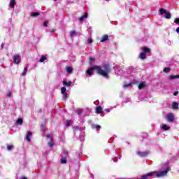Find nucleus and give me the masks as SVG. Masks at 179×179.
<instances>
[{
  "label": "nucleus",
  "mask_w": 179,
  "mask_h": 179,
  "mask_svg": "<svg viewBox=\"0 0 179 179\" xmlns=\"http://www.w3.org/2000/svg\"><path fill=\"white\" fill-rule=\"evenodd\" d=\"M145 86H146V84H145V83H141L138 85V89L141 90V89H143V87H145Z\"/></svg>",
  "instance_id": "22"
},
{
  "label": "nucleus",
  "mask_w": 179,
  "mask_h": 179,
  "mask_svg": "<svg viewBox=\"0 0 179 179\" xmlns=\"http://www.w3.org/2000/svg\"><path fill=\"white\" fill-rule=\"evenodd\" d=\"M107 40H108V36L104 35L101 39V43H104V41H107Z\"/></svg>",
  "instance_id": "13"
},
{
  "label": "nucleus",
  "mask_w": 179,
  "mask_h": 179,
  "mask_svg": "<svg viewBox=\"0 0 179 179\" xmlns=\"http://www.w3.org/2000/svg\"><path fill=\"white\" fill-rule=\"evenodd\" d=\"M172 108H173V110L178 109V103L173 102V104H172Z\"/></svg>",
  "instance_id": "15"
},
{
  "label": "nucleus",
  "mask_w": 179,
  "mask_h": 179,
  "mask_svg": "<svg viewBox=\"0 0 179 179\" xmlns=\"http://www.w3.org/2000/svg\"><path fill=\"white\" fill-rule=\"evenodd\" d=\"M176 31L179 33V27L176 29Z\"/></svg>",
  "instance_id": "40"
},
{
  "label": "nucleus",
  "mask_w": 179,
  "mask_h": 179,
  "mask_svg": "<svg viewBox=\"0 0 179 179\" xmlns=\"http://www.w3.org/2000/svg\"><path fill=\"white\" fill-rule=\"evenodd\" d=\"M94 104L97 105V101L94 102Z\"/></svg>",
  "instance_id": "42"
},
{
  "label": "nucleus",
  "mask_w": 179,
  "mask_h": 179,
  "mask_svg": "<svg viewBox=\"0 0 179 179\" xmlns=\"http://www.w3.org/2000/svg\"><path fill=\"white\" fill-rule=\"evenodd\" d=\"M87 43H89V44H92V43H93V41L92 39H87Z\"/></svg>",
  "instance_id": "37"
},
{
  "label": "nucleus",
  "mask_w": 179,
  "mask_h": 179,
  "mask_svg": "<svg viewBox=\"0 0 179 179\" xmlns=\"http://www.w3.org/2000/svg\"><path fill=\"white\" fill-rule=\"evenodd\" d=\"M129 86H131V83L124 84L123 87L127 89V87H129Z\"/></svg>",
  "instance_id": "30"
},
{
  "label": "nucleus",
  "mask_w": 179,
  "mask_h": 179,
  "mask_svg": "<svg viewBox=\"0 0 179 179\" xmlns=\"http://www.w3.org/2000/svg\"><path fill=\"white\" fill-rule=\"evenodd\" d=\"M162 170H164L163 171H157V172H151L152 173V176H155L156 174V177L157 178H160V177H166L167 176V173L171 170V168H170V166H169V162H165L161 165Z\"/></svg>",
  "instance_id": "2"
},
{
  "label": "nucleus",
  "mask_w": 179,
  "mask_h": 179,
  "mask_svg": "<svg viewBox=\"0 0 179 179\" xmlns=\"http://www.w3.org/2000/svg\"><path fill=\"white\" fill-rule=\"evenodd\" d=\"M45 59H47V57L45 56H41L39 62H44V61H45Z\"/></svg>",
  "instance_id": "24"
},
{
  "label": "nucleus",
  "mask_w": 179,
  "mask_h": 179,
  "mask_svg": "<svg viewBox=\"0 0 179 179\" xmlns=\"http://www.w3.org/2000/svg\"><path fill=\"white\" fill-rule=\"evenodd\" d=\"M66 127H69V125H71V121L67 120L66 122Z\"/></svg>",
  "instance_id": "33"
},
{
  "label": "nucleus",
  "mask_w": 179,
  "mask_h": 179,
  "mask_svg": "<svg viewBox=\"0 0 179 179\" xmlns=\"http://www.w3.org/2000/svg\"><path fill=\"white\" fill-rule=\"evenodd\" d=\"M178 94V92H175L174 93H173V96H177Z\"/></svg>",
  "instance_id": "39"
},
{
  "label": "nucleus",
  "mask_w": 179,
  "mask_h": 179,
  "mask_svg": "<svg viewBox=\"0 0 179 179\" xmlns=\"http://www.w3.org/2000/svg\"><path fill=\"white\" fill-rule=\"evenodd\" d=\"M93 71H96L99 75H101V76H103V78L108 79V72H110V66L108 64L104 65V70L101 69V66H94L87 71V75L92 76L93 75Z\"/></svg>",
  "instance_id": "1"
},
{
  "label": "nucleus",
  "mask_w": 179,
  "mask_h": 179,
  "mask_svg": "<svg viewBox=\"0 0 179 179\" xmlns=\"http://www.w3.org/2000/svg\"><path fill=\"white\" fill-rule=\"evenodd\" d=\"M31 136H33V133L30 131H27L25 137V139L27 141V142L31 141L30 138H31Z\"/></svg>",
  "instance_id": "9"
},
{
  "label": "nucleus",
  "mask_w": 179,
  "mask_h": 179,
  "mask_svg": "<svg viewBox=\"0 0 179 179\" xmlns=\"http://www.w3.org/2000/svg\"><path fill=\"white\" fill-rule=\"evenodd\" d=\"M47 138L48 139H50V142L48 143V145L50 146V148H52V146H54V142L52 141V135L51 134H48L47 136Z\"/></svg>",
  "instance_id": "8"
},
{
  "label": "nucleus",
  "mask_w": 179,
  "mask_h": 179,
  "mask_svg": "<svg viewBox=\"0 0 179 179\" xmlns=\"http://www.w3.org/2000/svg\"><path fill=\"white\" fill-rule=\"evenodd\" d=\"M50 33H55V29H50Z\"/></svg>",
  "instance_id": "38"
},
{
  "label": "nucleus",
  "mask_w": 179,
  "mask_h": 179,
  "mask_svg": "<svg viewBox=\"0 0 179 179\" xmlns=\"http://www.w3.org/2000/svg\"><path fill=\"white\" fill-rule=\"evenodd\" d=\"M16 124H17V125H22L23 119H22V118L17 119V121H16Z\"/></svg>",
  "instance_id": "16"
},
{
  "label": "nucleus",
  "mask_w": 179,
  "mask_h": 179,
  "mask_svg": "<svg viewBox=\"0 0 179 179\" xmlns=\"http://www.w3.org/2000/svg\"><path fill=\"white\" fill-rule=\"evenodd\" d=\"M162 129L164 131H169L170 129V127L167 126V124L162 125Z\"/></svg>",
  "instance_id": "20"
},
{
  "label": "nucleus",
  "mask_w": 179,
  "mask_h": 179,
  "mask_svg": "<svg viewBox=\"0 0 179 179\" xmlns=\"http://www.w3.org/2000/svg\"><path fill=\"white\" fill-rule=\"evenodd\" d=\"M149 153L148 152H141V151H138L137 152V155L138 156H141V157H145L146 156H148Z\"/></svg>",
  "instance_id": "10"
},
{
  "label": "nucleus",
  "mask_w": 179,
  "mask_h": 179,
  "mask_svg": "<svg viewBox=\"0 0 179 179\" xmlns=\"http://www.w3.org/2000/svg\"><path fill=\"white\" fill-rule=\"evenodd\" d=\"M39 15H40V13H38L34 12V13H31V16H32V17H36L39 16Z\"/></svg>",
  "instance_id": "23"
},
{
  "label": "nucleus",
  "mask_w": 179,
  "mask_h": 179,
  "mask_svg": "<svg viewBox=\"0 0 179 179\" xmlns=\"http://www.w3.org/2000/svg\"><path fill=\"white\" fill-rule=\"evenodd\" d=\"M61 163L62 164H66V158H62Z\"/></svg>",
  "instance_id": "27"
},
{
  "label": "nucleus",
  "mask_w": 179,
  "mask_h": 179,
  "mask_svg": "<svg viewBox=\"0 0 179 179\" xmlns=\"http://www.w3.org/2000/svg\"><path fill=\"white\" fill-rule=\"evenodd\" d=\"M13 148V145H8L7 146L8 150H12Z\"/></svg>",
  "instance_id": "31"
},
{
  "label": "nucleus",
  "mask_w": 179,
  "mask_h": 179,
  "mask_svg": "<svg viewBox=\"0 0 179 179\" xmlns=\"http://www.w3.org/2000/svg\"><path fill=\"white\" fill-rule=\"evenodd\" d=\"M92 128H95V129H99L101 128V127H100V125H99V124H94V125L92 126Z\"/></svg>",
  "instance_id": "29"
},
{
  "label": "nucleus",
  "mask_w": 179,
  "mask_h": 179,
  "mask_svg": "<svg viewBox=\"0 0 179 179\" xmlns=\"http://www.w3.org/2000/svg\"><path fill=\"white\" fill-rule=\"evenodd\" d=\"M120 159H121V155H120Z\"/></svg>",
  "instance_id": "45"
},
{
  "label": "nucleus",
  "mask_w": 179,
  "mask_h": 179,
  "mask_svg": "<svg viewBox=\"0 0 179 179\" xmlns=\"http://www.w3.org/2000/svg\"><path fill=\"white\" fill-rule=\"evenodd\" d=\"M175 23H176V24H179V18H176L175 19Z\"/></svg>",
  "instance_id": "34"
},
{
  "label": "nucleus",
  "mask_w": 179,
  "mask_h": 179,
  "mask_svg": "<svg viewBox=\"0 0 179 179\" xmlns=\"http://www.w3.org/2000/svg\"><path fill=\"white\" fill-rule=\"evenodd\" d=\"M169 80H174V79H179V75H172L169 76Z\"/></svg>",
  "instance_id": "12"
},
{
  "label": "nucleus",
  "mask_w": 179,
  "mask_h": 179,
  "mask_svg": "<svg viewBox=\"0 0 179 179\" xmlns=\"http://www.w3.org/2000/svg\"><path fill=\"white\" fill-rule=\"evenodd\" d=\"M159 12L161 13V15H164V17L165 19H171V14L169 12H167V10H166V9L164 8H161L159 10Z\"/></svg>",
  "instance_id": "4"
},
{
  "label": "nucleus",
  "mask_w": 179,
  "mask_h": 179,
  "mask_svg": "<svg viewBox=\"0 0 179 179\" xmlns=\"http://www.w3.org/2000/svg\"><path fill=\"white\" fill-rule=\"evenodd\" d=\"M166 119L169 122H173V121H174V115H173V113L168 114Z\"/></svg>",
  "instance_id": "7"
},
{
  "label": "nucleus",
  "mask_w": 179,
  "mask_h": 179,
  "mask_svg": "<svg viewBox=\"0 0 179 179\" xmlns=\"http://www.w3.org/2000/svg\"><path fill=\"white\" fill-rule=\"evenodd\" d=\"M16 5V1L11 0L10 2V8H15V6Z\"/></svg>",
  "instance_id": "18"
},
{
  "label": "nucleus",
  "mask_w": 179,
  "mask_h": 179,
  "mask_svg": "<svg viewBox=\"0 0 179 179\" xmlns=\"http://www.w3.org/2000/svg\"><path fill=\"white\" fill-rule=\"evenodd\" d=\"M20 179H27V177H23V178H21Z\"/></svg>",
  "instance_id": "41"
},
{
  "label": "nucleus",
  "mask_w": 179,
  "mask_h": 179,
  "mask_svg": "<svg viewBox=\"0 0 179 179\" xmlns=\"http://www.w3.org/2000/svg\"><path fill=\"white\" fill-rule=\"evenodd\" d=\"M61 92L62 94H63V99L66 100V99H68V94H66V88L65 87H62Z\"/></svg>",
  "instance_id": "5"
},
{
  "label": "nucleus",
  "mask_w": 179,
  "mask_h": 179,
  "mask_svg": "<svg viewBox=\"0 0 179 179\" xmlns=\"http://www.w3.org/2000/svg\"><path fill=\"white\" fill-rule=\"evenodd\" d=\"M106 111H110V109H106Z\"/></svg>",
  "instance_id": "43"
},
{
  "label": "nucleus",
  "mask_w": 179,
  "mask_h": 179,
  "mask_svg": "<svg viewBox=\"0 0 179 179\" xmlns=\"http://www.w3.org/2000/svg\"><path fill=\"white\" fill-rule=\"evenodd\" d=\"M27 72V67H24V72L22 73V76H26Z\"/></svg>",
  "instance_id": "28"
},
{
  "label": "nucleus",
  "mask_w": 179,
  "mask_h": 179,
  "mask_svg": "<svg viewBox=\"0 0 179 179\" xmlns=\"http://www.w3.org/2000/svg\"><path fill=\"white\" fill-rule=\"evenodd\" d=\"M66 71L67 73H72L73 69H72V67L67 66L66 67Z\"/></svg>",
  "instance_id": "17"
},
{
  "label": "nucleus",
  "mask_w": 179,
  "mask_h": 179,
  "mask_svg": "<svg viewBox=\"0 0 179 179\" xmlns=\"http://www.w3.org/2000/svg\"><path fill=\"white\" fill-rule=\"evenodd\" d=\"M64 153H65V155H68V152H65Z\"/></svg>",
  "instance_id": "44"
},
{
  "label": "nucleus",
  "mask_w": 179,
  "mask_h": 179,
  "mask_svg": "<svg viewBox=\"0 0 179 179\" xmlns=\"http://www.w3.org/2000/svg\"><path fill=\"white\" fill-rule=\"evenodd\" d=\"M63 85L64 86H71L72 85V82L69 81V82H66V81H63Z\"/></svg>",
  "instance_id": "19"
},
{
  "label": "nucleus",
  "mask_w": 179,
  "mask_h": 179,
  "mask_svg": "<svg viewBox=\"0 0 179 179\" xmlns=\"http://www.w3.org/2000/svg\"><path fill=\"white\" fill-rule=\"evenodd\" d=\"M85 19H87V13H85V14L81 16L78 20L79 22H83V20H85Z\"/></svg>",
  "instance_id": "11"
},
{
  "label": "nucleus",
  "mask_w": 179,
  "mask_h": 179,
  "mask_svg": "<svg viewBox=\"0 0 179 179\" xmlns=\"http://www.w3.org/2000/svg\"><path fill=\"white\" fill-rule=\"evenodd\" d=\"M7 97H10V96H12V92H8L6 94Z\"/></svg>",
  "instance_id": "35"
},
{
  "label": "nucleus",
  "mask_w": 179,
  "mask_h": 179,
  "mask_svg": "<svg viewBox=\"0 0 179 179\" xmlns=\"http://www.w3.org/2000/svg\"><path fill=\"white\" fill-rule=\"evenodd\" d=\"M14 64H16L18 65V64H20V56L19 55H15L13 57Z\"/></svg>",
  "instance_id": "6"
},
{
  "label": "nucleus",
  "mask_w": 179,
  "mask_h": 179,
  "mask_svg": "<svg viewBox=\"0 0 179 179\" xmlns=\"http://www.w3.org/2000/svg\"><path fill=\"white\" fill-rule=\"evenodd\" d=\"M94 61H96V59H94V57H90V64L92 65L93 62H94Z\"/></svg>",
  "instance_id": "25"
},
{
  "label": "nucleus",
  "mask_w": 179,
  "mask_h": 179,
  "mask_svg": "<svg viewBox=\"0 0 179 179\" xmlns=\"http://www.w3.org/2000/svg\"><path fill=\"white\" fill-rule=\"evenodd\" d=\"M102 110H103V108H101V106H97L96 108V114H101V113H102Z\"/></svg>",
  "instance_id": "14"
},
{
  "label": "nucleus",
  "mask_w": 179,
  "mask_h": 179,
  "mask_svg": "<svg viewBox=\"0 0 179 179\" xmlns=\"http://www.w3.org/2000/svg\"><path fill=\"white\" fill-rule=\"evenodd\" d=\"M70 37H73V36H76V32L75 31H70L69 34Z\"/></svg>",
  "instance_id": "26"
},
{
  "label": "nucleus",
  "mask_w": 179,
  "mask_h": 179,
  "mask_svg": "<svg viewBox=\"0 0 179 179\" xmlns=\"http://www.w3.org/2000/svg\"><path fill=\"white\" fill-rule=\"evenodd\" d=\"M43 26H44L45 27H47V26H48V21H45V22H43Z\"/></svg>",
  "instance_id": "32"
},
{
  "label": "nucleus",
  "mask_w": 179,
  "mask_h": 179,
  "mask_svg": "<svg viewBox=\"0 0 179 179\" xmlns=\"http://www.w3.org/2000/svg\"><path fill=\"white\" fill-rule=\"evenodd\" d=\"M76 113L78 114H82V110L81 109H77Z\"/></svg>",
  "instance_id": "36"
},
{
  "label": "nucleus",
  "mask_w": 179,
  "mask_h": 179,
  "mask_svg": "<svg viewBox=\"0 0 179 179\" xmlns=\"http://www.w3.org/2000/svg\"><path fill=\"white\" fill-rule=\"evenodd\" d=\"M141 50L143 52L140 53L138 58H140V59H146V54H148V52H150V50L146 47L141 48Z\"/></svg>",
  "instance_id": "3"
},
{
  "label": "nucleus",
  "mask_w": 179,
  "mask_h": 179,
  "mask_svg": "<svg viewBox=\"0 0 179 179\" xmlns=\"http://www.w3.org/2000/svg\"><path fill=\"white\" fill-rule=\"evenodd\" d=\"M170 71H171V69H170V67H166V68H164L163 71L165 73H169V72H170Z\"/></svg>",
  "instance_id": "21"
}]
</instances>
